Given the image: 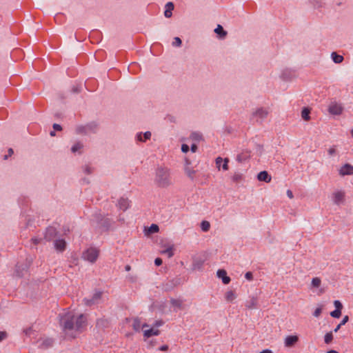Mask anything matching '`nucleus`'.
I'll list each match as a JSON object with an SVG mask.
<instances>
[{
    "mask_svg": "<svg viewBox=\"0 0 353 353\" xmlns=\"http://www.w3.org/2000/svg\"><path fill=\"white\" fill-rule=\"evenodd\" d=\"M155 184L159 188H167L172 184L170 169L159 166L157 168L154 178Z\"/></svg>",
    "mask_w": 353,
    "mask_h": 353,
    "instance_id": "1",
    "label": "nucleus"
},
{
    "mask_svg": "<svg viewBox=\"0 0 353 353\" xmlns=\"http://www.w3.org/2000/svg\"><path fill=\"white\" fill-rule=\"evenodd\" d=\"M76 316H77L71 313H68L61 317V324L63 326L64 330H74Z\"/></svg>",
    "mask_w": 353,
    "mask_h": 353,
    "instance_id": "2",
    "label": "nucleus"
},
{
    "mask_svg": "<svg viewBox=\"0 0 353 353\" xmlns=\"http://www.w3.org/2000/svg\"><path fill=\"white\" fill-rule=\"evenodd\" d=\"M99 250L96 248H90L83 252V258L90 263H94L99 257Z\"/></svg>",
    "mask_w": 353,
    "mask_h": 353,
    "instance_id": "3",
    "label": "nucleus"
},
{
    "mask_svg": "<svg viewBox=\"0 0 353 353\" xmlns=\"http://www.w3.org/2000/svg\"><path fill=\"white\" fill-rule=\"evenodd\" d=\"M87 326V319L84 314H80L76 316V322L74 330L77 332H82Z\"/></svg>",
    "mask_w": 353,
    "mask_h": 353,
    "instance_id": "4",
    "label": "nucleus"
},
{
    "mask_svg": "<svg viewBox=\"0 0 353 353\" xmlns=\"http://www.w3.org/2000/svg\"><path fill=\"white\" fill-rule=\"evenodd\" d=\"M343 111V107L341 103L336 101L331 102L328 107V112L332 115H341Z\"/></svg>",
    "mask_w": 353,
    "mask_h": 353,
    "instance_id": "5",
    "label": "nucleus"
},
{
    "mask_svg": "<svg viewBox=\"0 0 353 353\" xmlns=\"http://www.w3.org/2000/svg\"><path fill=\"white\" fill-rule=\"evenodd\" d=\"M345 192L342 190H339L334 192L332 194L334 203L338 205L343 203L345 201Z\"/></svg>",
    "mask_w": 353,
    "mask_h": 353,
    "instance_id": "6",
    "label": "nucleus"
},
{
    "mask_svg": "<svg viewBox=\"0 0 353 353\" xmlns=\"http://www.w3.org/2000/svg\"><path fill=\"white\" fill-rule=\"evenodd\" d=\"M339 174L341 176L345 175H353V165L350 163H345L339 170Z\"/></svg>",
    "mask_w": 353,
    "mask_h": 353,
    "instance_id": "7",
    "label": "nucleus"
},
{
    "mask_svg": "<svg viewBox=\"0 0 353 353\" xmlns=\"http://www.w3.org/2000/svg\"><path fill=\"white\" fill-rule=\"evenodd\" d=\"M57 234V229L52 226H50V227L47 228V229H46V231L45 233V239L47 241H50L54 238H55Z\"/></svg>",
    "mask_w": 353,
    "mask_h": 353,
    "instance_id": "8",
    "label": "nucleus"
},
{
    "mask_svg": "<svg viewBox=\"0 0 353 353\" xmlns=\"http://www.w3.org/2000/svg\"><path fill=\"white\" fill-rule=\"evenodd\" d=\"M130 204V201L128 198L121 197L118 201L117 206L120 210L125 211L129 208Z\"/></svg>",
    "mask_w": 353,
    "mask_h": 353,
    "instance_id": "9",
    "label": "nucleus"
},
{
    "mask_svg": "<svg viewBox=\"0 0 353 353\" xmlns=\"http://www.w3.org/2000/svg\"><path fill=\"white\" fill-rule=\"evenodd\" d=\"M102 296L101 292H96L91 299H84L85 303L88 306H91L97 303V301L99 300Z\"/></svg>",
    "mask_w": 353,
    "mask_h": 353,
    "instance_id": "10",
    "label": "nucleus"
},
{
    "mask_svg": "<svg viewBox=\"0 0 353 353\" xmlns=\"http://www.w3.org/2000/svg\"><path fill=\"white\" fill-rule=\"evenodd\" d=\"M299 341V337L296 335L288 336L285 339V345L290 347L294 346Z\"/></svg>",
    "mask_w": 353,
    "mask_h": 353,
    "instance_id": "11",
    "label": "nucleus"
},
{
    "mask_svg": "<svg viewBox=\"0 0 353 353\" xmlns=\"http://www.w3.org/2000/svg\"><path fill=\"white\" fill-rule=\"evenodd\" d=\"M217 276L222 279L224 284H228L230 282V278L227 276V272L223 269H220L217 271Z\"/></svg>",
    "mask_w": 353,
    "mask_h": 353,
    "instance_id": "12",
    "label": "nucleus"
},
{
    "mask_svg": "<svg viewBox=\"0 0 353 353\" xmlns=\"http://www.w3.org/2000/svg\"><path fill=\"white\" fill-rule=\"evenodd\" d=\"M258 299L256 297L252 296L245 302V307L248 309L252 310L257 307Z\"/></svg>",
    "mask_w": 353,
    "mask_h": 353,
    "instance_id": "13",
    "label": "nucleus"
},
{
    "mask_svg": "<svg viewBox=\"0 0 353 353\" xmlns=\"http://www.w3.org/2000/svg\"><path fill=\"white\" fill-rule=\"evenodd\" d=\"M257 179L260 181H265L269 183L271 181V176L268 173L267 171H261L258 174Z\"/></svg>",
    "mask_w": 353,
    "mask_h": 353,
    "instance_id": "14",
    "label": "nucleus"
},
{
    "mask_svg": "<svg viewBox=\"0 0 353 353\" xmlns=\"http://www.w3.org/2000/svg\"><path fill=\"white\" fill-rule=\"evenodd\" d=\"M250 157V152L248 150L243 151L241 153L236 156V161L239 163H243Z\"/></svg>",
    "mask_w": 353,
    "mask_h": 353,
    "instance_id": "15",
    "label": "nucleus"
},
{
    "mask_svg": "<svg viewBox=\"0 0 353 353\" xmlns=\"http://www.w3.org/2000/svg\"><path fill=\"white\" fill-rule=\"evenodd\" d=\"M253 115L260 119H265L268 115V111L263 108H260L253 112Z\"/></svg>",
    "mask_w": 353,
    "mask_h": 353,
    "instance_id": "16",
    "label": "nucleus"
},
{
    "mask_svg": "<svg viewBox=\"0 0 353 353\" xmlns=\"http://www.w3.org/2000/svg\"><path fill=\"white\" fill-rule=\"evenodd\" d=\"M54 247L58 251L63 252L66 248V242L63 239H57L54 241Z\"/></svg>",
    "mask_w": 353,
    "mask_h": 353,
    "instance_id": "17",
    "label": "nucleus"
},
{
    "mask_svg": "<svg viewBox=\"0 0 353 353\" xmlns=\"http://www.w3.org/2000/svg\"><path fill=\"white\" fill-rule=\"evenodd\" d=\"M132 327L135 331L139 332L140 330L141 327L144 328L145 327H148V325L146 323H144L141 325V320L138 318H135L133 320Z\"/></svg>",
    "mask_w": 353,
    "mask_h": 353,
    "instance_id": "18",
    "label": "nucleus"
},
{
    "mask_svg": "<svg viewBox=\"0 0 353 353\" xmlns=\"http://www.w3.org/2000/svg\"><path fill=\"white\" fill-rule=\"evenodd\" d=\"M159 334V330H155L154 328H151L150 330H146L144 331L143 335L146 338H150L152 336H157Z\"/></svg>",
    "mask_w": 353,
    "mask_h": 353,
    "instance_id": "19",
    "label": "nucleus"
},
{
    "mask_svg": "<svg viewBox=\"0 0 353 353\" xmlns=\"http://www.w3.org/2000/svg\"><path fill=\"white\" fill-rule=\"evenodd\" d=\"M97 326L101 328L108 327L109 326V321L104 318H101L97 321Z\"/></svg>",
    "mask_w": 353,
    "mask_h": 353,
    "instance_id": "20",
    "label": "nucleus"
},
{
    "mask_svg": "<svg viewBox=\"0 0 353 353\" xmlns=\"http://www.w3.org/2000/svg\"><path fill=\"white\" fill-rule=\"evenodd\" d=\"M151 137L150 132H145L143 135L141 133L138 134L137 136V140L139 141H145L148 139H150Z\"/></svg>",
    "mask_w": 353,
    "mask_h": 353,
    "instance_id": "21",
    "label": "nucleus"
},
{
    "mask_svg": "<svg viewBox=\"0 0 353 353\" xmlns=\"http://www.w3.org/2000/svg\"><path fill=\"white\" fill-rule=\"evenodd\" d=\"M112 221L108 218L103 219L100 221L99 224L102 228L105 230H108L111 225Z\"/></svg>",
    "mask_w": 353,
    "mask_h": 353,
    "instance_id": "22",
    "label": "nucleus"
},
{
    "mask_svg": "<svg viewBox=\"0 0 353 353\" xmlns=\"http://www.w3.org/2000/svg\"><path fill=\"white\" fill-rule=\"evenodd\" d=\"M85 128H87L88 133L96 132L98 129V125L94 122H91L86 124Z\"/></svg>",
    "mask_w": 353,
    "mask_h": 353,
    "instance_id": "23",
    "label": "nucleus"
},
{
    "mask_svg": "<svg viewBox=\"0 0 353 353\" xmlns=\"http://www.w3.org/2000/svg\"><path fill=\"white\" fill-rule=\"evenodd\" d=\"M236 296L234 291H228L225 294V298L227 301L232 302L236 299Z\"/></svg>",
    "mask_w": 353,
    "mask_h": 353,
    "instance_id": "24",
    "label": "nucleus"
},
{
    "mask_svg": "<svg viewBox=\"0 0 353 353\" xmlns=\"http://www.w3.org/2000/svg\"><path fill=\"white\" fill-rule=\"evenodd\" d=\"M214 32L217 34H219L221 38H224L227 34V32L223 30V27L221 25L217 26V27L214 30Z\"/></svg>",
    "mask_w": 353,
    "mask_h": 353,
    "instance_id": "25",
    "label": "nucleus"
},
{
    "mask_svg": "<svg viewBox=\"0 0 353 353\" xmlns=\"http://www.w3.org/2000/svg\"><path fill=\"white\" fill-rule=\"evenodd\" d=\"M203 265V261L202 259H194L192 263V268L194 270H200Z\"/></svg>",
    "mask_w": 353,
    "mask_h": 353,
    "instance_id": "26",
    "label": "nucleus"
},
{
    "mask_svg": "<svg viewBox=\"0 0 353 353\" xmlns=\"http://www.w3.org/2000/svg\"><path fill=\"white\" fill-rule=\"evenodd\" d=\"M332 59L336 63H340L343 61V57L338 54L336 52L332 53Z\"/></svg>",
    "mask_w": 353,
    "mask_h": 353,
    "instance_id": "27",
    "label": "nucleus"
},
{
    "mask_svg": "<svg viewBox=\"0 0 353 353\" xmlns=\"http://www.w3.org/2000/svg\"><path fill=\"white\" fill-rule=\"evenodd\" d=\"M321 284V279L319 277H314L311 282L312 288H318Z\"/></svg>",
    "mask_w": 353,
    "mask_h": 353,
    "instance_id": "28",
    "label": "nucleus"
},
{
    "mask_svg": "<svg viewBox=\"0 0 353 353\" xmlns=\"http://www.w3.org/2000/svg\"><path fill=\"white\" fill-rule=\"evenodd\" d=\"M310 110L309 108H305L301 111V117L305 121H309L310 119Z\"/></svg>",
    "mask_w": 353,
    "mask_h": 353,
    "instance_id": "29",
    "label": "nucleus"
},
{
    "mask_svg": "<svg viewBox=\"0 0 353 353\" xmlns=\"http://www.w3.org/2000/svg\"><path fill=\"white\" fill-rule=\"evenodd\" d=\"M162 254H166L168 256V258H171L174 255V250H173V247L172 246H170L168 247V248H166L165 250H163L161 252Z\"/></svg>",
    "mask_w": 353,
    "mask_h": 353,
    "instance_id": "30",
    "label": "nucleus"
},
{
    "mask_svg": "<svg viewBox=\"0 0 353 353\" xmlns=\"http://www.w3.org/2000/svg\"><path fill=\"white\" fill-rule=\"evenodd\" d=\"M185 172L189 178H190L191 179H194V174L196 173V171L194 169L190 168L189 167H186L185 168Z\"/></svg>",
    "mask_w": 353,
    "mask_h": 353,
    "instance_id": "31",
    "label": "nucleus"
},
{
    "mask_svg": "<svg viewBox=\"0 0 353 353\" xmlns=\"http://www.w3.org/2000/svg\"><path fill=\"white\" fill-rule=\"evenodd\" d=\"M243 179V174L239 172L234 173L232 176V180L234 183H239Z\"/></svg>",
    "mask_w": 353,
    "mask_h": 353,
    "instance_id": "32",
    "label": "nucleus"
},
{
    "mask_svg": "<svg viewBox=\"0 0 353 353\" xmlns=\"http://www.w3.org/2000/svg\"><path fill=\"white\" fill-rule=\"evenodd\" d=\"M201 230L203 231V232H208L209 231L210 228V223L209 221H203L201 223Z\"/></svg>",
    "mask_w": 353,
    "mask_h": 353,
    "instance_id": "33",
    "label": "nucleus"
},
{
    "mask_svg": "<svg viewBox=\"0 0 353 353\" xmlns=\"http://www.w3.org/2000/svg\"><path fill=\"white\" fill-rule=\"evenodd\" d=\"M76 132L77 134H86L88 133L85 125H79L76 128Z\"/></svg>",
    "mask_w": 353,
    "mask_h": 353,
    "instance_id": "34",
    "label": "nucleus"
},
{
    "mask_svg": "<svg viewBox=\"0 0 353 353\" xmlns=\"http://www.w3.org/2000/svg\"><path fill=\"white\" fill-rule=\"evenodd\" d=\"M170 303L173 307L181 308L182 306V301L179 299H172Z\"/></svg>",
    "mask_w": 353,
    "mask_h": 353,
    "instance_id": "35",
    "label": "nucleus"
},
{
    "mask_svg": "<svg viewBox=\"0 0 353 353\" xmlns=\"http://www.w3.org/2000/svg\"><path fill=\"white\" fill-rule=\"evenodd\" d=\"M190 138L196 141H200L202 139V134L199 132H192Z\"/></svg>",
    "mask_w": 353,
    "mask_h": 353,
    "instance_id": "36",
    "label": "nucleus"
},
{
    "mask_svg": "<svg viewBox=\"0 0 353 353\" xmlns=\"http://www.w3.org/2000/svg\"><path fill=\"white\" fill-rule=\"evenodd\" d=\"M332 340H333V334L331 332L327 333L325 335L324 341L326 344L330 343L332 341Z\"/></svg>",
    "mask_w": 353,
    "mask_h": 353,
    "instance_id": "37",
    "label": "nucleus"
},
{
    "mask_svg": "<svg viewBox=\"0 0 353 353\" xmlns=\"http://www.w3.org/2000/svg\"><path fill=\"white\" fill-rule=\"evenodd\" d=\"M83 145L81 143L77 142L71 148L72 152H76L83 148Z\"/></svg>",
    "mask_w": 353,
    "mask_h": 353,
    "instance_id": "38",
    "label": "nucleus"
},
{
    "mask_svg": "<svg viewBox=\"0 0 353 353\" xmlns=\"http://www.w3.org/2000/svg\"><path fill=\"white\" fill-rule=\"evenodd\" d=\"M330 315L334 318H339L341 315V311L339 310H334L330 312Z\"/></svg>",
    "mask_w": 353,
    "mask_h": 353,
    "instance_id": "39",
    "label": "nucleus"
},
{
    "mask_svg": "<svg viewBox=\"0 0 353 353\" xmlns=\"http://www.w3.org/2000/svg\"><path fill=\"white\" fill-rule=\"evenodd\" d=\"M159 226L156 224H152L150 227V229H149V231L151 232V233H155V232H157L159 231Z\"/></svg>",
    "mask_w": 353,
    "mask_h": 353,
    "instance_id": "40",
    "label": "nucleus"
},
{
    "mask_svg": "<svg viewBox=\"0 0 353 353\" xmlns=\"http://www.w3.org/2000/svg\"><path fill=\"white\" fill-rule=\"evenodd\" d=\"M181 43H182V41H181V39L179 37H174V41L172 42V45L174 46H177L178 47V46H180L181 45Z\"/></svg>",
    "mask_w": 353,
    "mask_h": 353,
    "instance_id": "41",
    "label": "nucleus"
},
{
    "mask_svg": "<svg viewBox=\"0 0 353 353\" xmlns=\"http://www.w3.org/2000/svg\"><path fill=\"white\" fill-rule=\"evenodd\" d=\"M334 305L336 307L335 310H339L341 311V310L343 308V305L339 301H338V300L334 301Z\"/></svg>",
    "mask_w": 353,
    "mask_h": 353,
    "instance_id": "42",
    "label": "nucleus"
},
{
    "mask_svg": "<svg viewBox=\"0 0 353 353\" xmlns=\"http://www.w3.org/2000/svg\"><path fill=\"white\" fill-rule=\"evenodd\" d=\"M322 313V307H317L314 313H313V315L315 316V317H319L321 314Z\"/></svg>",
    "mask_w": 353,
    "mask_h": 353,
    "instance_id": "43",
    "label": "nucleus"
},
{
    "mask_svg": "<svg viewBox=\"0 0 353 353\" xmlns=\"http://www.w3.org/2000/svg\"><path fill=\"white\" fill-rule=\"evenodd\" d=\"M223 161L224 162H223V164L222 165V168L224 170H228L229 169V166H228L229 160H228V159L225 158L223 160Z\"/></svg>",
    "mask_w": 353,
    "mask_h": 353,
    "instance_id": "44",
    "label": "nucleus"
},
{
    "mask_svg": "<svg viewBox=\"0 0 353 353\" xmlns=\"http://www.w3.org/2000/svg\"><path fill=\"white\" fill-rule=\"evenodd\" d=\"M165 10L172 11L174 10V4L172 2L167 3Z\"/></svg>",
    "mask_w": 353,
    "mask_h": 353,
    "instance_id": "45",
    "label": "nucleus"
},
{
    "mask_svg": "<svg viewBox=\"0 0 353 353\" xmlns=\"http://www.w3.org/2000/svg\"><path fill=\"white\" fill-rule=\"evenodd\" d=\"M223 161V159L220 157H219L216 159V165L219 170L220 169L221 164Z\"/></svg>",
    "mask_w": 353,
    "mask_h": 353,
    "instance_id": "46",
    "label": "nucleus"
},
{
    "mask_svg": "<svg viewBox=\"0 0 353 353\" xmlns=\"http://www.w3.org/2000/svg\"><path fill=\"white\" fill-rule=\"evenodd\" d=\"M8 337V334L6 332H1L0 331V342L5 340Z\"/></svg>",
    "mask_w": 353,
    "mask_h": 353,
    "instance_id": "47",
    "label": "nucleus"
},
{
    "mask_svg": "<svg viewBox=\"0 0 353 353\" xmlns=\"http://www.w3.org/2000/svg\"><path fill=\"white\" fill-rule=\"evenodd\" d=\"M245 277L246 279L252 281L253 279V274L251 272H248L245 273Z\"/></svg>",
    "mask_w": 353,
    "mask_h": 353,
    "instance_id": "48",
    "label": "nucleus"
},
{
    "mask_svg": "<svg viewBox=\"0 0 353 353\" xmlns=\"http://www.w3.org/2000/svg\"><path fill=\"white\" fill-rule=\"evenodd\" d=\"M189 150H190V148H189V146L188 145L183 144L181 145V150H182L183 152L186 153V152H188L189 151Z\"/></svg>",
    "mask_w": 353,
    "mask_h": 353,
    "instance_id": "49",
    "label": "nucleus"
},
{
    "mask_svg": "<svg viewBox=\"0 0 353 353\" xmlns=\"http://www.w3.org/2000/svg\"><path fill=\"white\" fill-rule=\"evenodd\" d=\"M328 154L330 156H332L334 154H336V148H335V146H333V147H331L329 150H328Z\"/></svg>",
    "mask_w": 353,
    "mask_h": 353,
    "instance_id": "50",
    "label": "nucleus"
},
{
    "mask_svg": "<svg viewBox=\"0 0 353 353\" xmlns=\"http://www.w3.org/2000/svg\"><path fill=\"white\" fill-rule=\"evenodd\" d=\"M52 127L54 130L61 131L62 130V127L57 123H54Z\"/></svg>",
    "mask_w": 353,
    "mask_h": 353,
    "instance_id": "51",
    "label": "nucleus"
},
{
    "mask_svg": "<svg viewBox=\"0 0 353 353\" xmlns=\"http://www.w3.org/2000/svg\"><path fill=\"white\" fill-rule=\"evenodd\" d=\"M163 263V261L161 258H157L154 261V264L157 265V266H159L162 264Z\"/></svg>",
    "mask_w": 353,
    "mask_h": 353,
    "instance_id": "52",
    "label": "nucleus"
},
{
    "mask_svg": "<svg viewBox=\"0 0 353 353\" xmlns=\"http://www.w3.org/2000/svg\"><path fill=\"white\" fill-rule=\"evenodd\" d=\"M84 171H85V172L87 174H91V173L92 172V168H90V166H88V165H87V166L85 168V170H84Z\"/></svg>",
    "mask_w": 353,
    "mask_h": 353,
    "instance_id": "53",
    "label": "nucleus"
},
{
    "mask_svg": "<svg viewBox=\"0 0 353 353\" xmlns=\"http://www.w3.org/2000/svg\"><path fill=\"white\" fill-rule=\"evenodd\" d=\"M348 320H349L348 316H345L343 317V320L341 321V322L340 323V324L341 325H345L348 321Z\"/></svg>",
    "mask_w": 353,
    "mask_h": 353,
    "instance_id": "54",
    "label": "nucleus"
},
{
    "mask_svg": "<svg viewBox=\"0 0 353 353\" xmlns=\"http://www.w3.org/2000/svg\"><path fill=\"white\" fill-rule=\"evenodd\" d=\"M172 11L167 10H165L164 15L165 17L170 18L172 16Z\"/></svg>",
    "mask_w": 353,
    "mask_h": 353,
    "instance_id": "55",
    "label": "nucleus"
},
{
    "mask_svg": "<svg viewBox=\"0 0 353 353\" xmlns=\"http://www.w3.org/2000/svg\"><path fill=\"white\" fill-rule=\"evenodd\" d=\"M197 149H198V147H197V145L195 143H193L191 145V150H192V152H196Z\"/></svg>",
    "mask_w": 353,
    "mask_h": 353,
    "instance_id": "56",
    "label": "nucleus"
},
{
    "mask_svg": "<svg viewBox=\"0 0 353 353\" xmlns=\"http://www.w3.org/2000/svg\"><path fill=\"white\" fill-rule=\"evenodd\" d=\"M286 193H287L288 196L290 199H293L294 195H293L292 192L290 190H288Z\"/></svg>",
    "mask_w": 353,
    "mask_h": 353,
    "instance_id": "57",
    "label": "nucleus"
},
{
    "mask_svg": "<svg viewBox=\"0 0 353 353\" xmlns=\"http://www.w3.org/2000/svg\"><path fill=\"white\" fill-rule=\"evenodd\" d=\"M13 153H14L13 150L12 148H10L8 150V155H5L4 159H7L8 156H11Z\"/></svg>",
    "mask_w": 353,
    "mask_h": 353,
    "instance_id": "58",
    "label": "nucleus"
},
{
    "mask_svg": "<svg viewBox=\"0 0 353 353\" xmlns=\"http://www.w3.org/2000/svg\"><path fill=\"white\" fill-rule=\"evenodd\" d=\"M168 349V347L167 345H163L161 346L159 350L161 351H165Z\"/></svg>",
    "mask_w": 353,
    "mask_h": 353,
    "instance_id": "59",
    "label": "nucleus"
},
{
    "mask_svg": "<svg viewBox=\"0 0 353 353\" xmlns=\"http://www.w3.org/2000/svg\"><path fill=\"white\" fill-rule=\"evenodd\" d=\"M259 353H273V352L272 350L267 349V350H263L262 352H261Z\"/></svg>",
    "mask_w": 353,
    "mask_h": 353,
    "instance_id": "60",
    "label": "nucleus"
},
{
    "mask_svg": "<svg viewBox=\"0 0 353 353\" xmlns=\"http://www.w3.org/2000/svg\"><path fill=\"white\" fill-rule=\"evenodd\" d=\"M341 327V325L339 323L336 327V328L334 330V332H337L338 330L340 329V327Z\"/></svg>",
    "mask_w": 353,
    "mask_h": 353,
    "instance_id": "61",
    "label": "nucleus"
},
{
    "mask_svg": "<svg viewBox=\"0 0 353 353\" xmlns=\"http://www.w3.org/2000/svg\"><path fill=\"white\" fill-rule=\"evenodd\" d=\"M32 240L34 244H38L40 242V240L37 239H32Z\"/></svg>",
    "mask_w": 353,
    "mask_h": 353,
    "instance_id": "62",
    "label": "nucleus"
},
{
    "mask_svg": "<svg viewBox=\"0 0 353 353\" xmlns=\"http://www.w3.org/2000/svg\"><path fill=\"white\" fill-rule=\"evenodd\" d=\"M324 292H325V290L324 289H320L319 291L318 294L321 295V294H323Z\"/></svg>",
    "mask_w": 353,
    "mask_h": 353,
    "instance_id": "63",
    "label": "nucleus"
},
{
    "mask_svg": "<svg viewBox=\"0 0 353 353\" xmlns=\"http://www.w3.org/2000/svg\"><path fill=\"white\" fill-rule=\"evenodd\" d=\"M327 353H339V352L337 351H336V350H330V351L327 352Z\"/></svg>",
    "mask_w": 353,
    "mask_h": 353,
    "instance_id": "64",
    "label": "nucleus"
}]
</instances>
